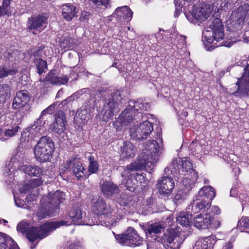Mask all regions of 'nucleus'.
<instances>
[{"mask_svg": "<svg viewBox=\"0 0 249 249\" xmlns=\"http://www.w3.org/2000/svg\"><path fill=\"white\" fill-rule=\"evenodd\" d=\"M162 148L158 142L152 140L144 146V149L136 160L126 166H120L118 169L123 178L129 176L131 172L142 170L147 167L151 169L159 160Z\"/></svg>", "mask_w": 249, "mask_h": 249, "instance_id": "nucleus-1", "label": "nucleus"}, {"mask_svg": "<svg viewBox=\"0 0 249 249\" xmlns=\"http://www.w3.org/2000/svg\"><path fill=\"white\" fill-rule=\"evenodd\" d=\"M63 192L57 190L50 193L48 196L43 197L40 200L41 206L37 212V216L43 219L54 215L59 209V204L65 200Z\"/></svg>", "mask_w": 249, "mask_h": 249, "instance_id": "nucleus-2", "label": "nucleus"}, {"mask_svg": "<svg viewBox=\"0 0 249 249\" xmlns=\"http://www.w3.org/2000/svg\"><path fill=\"white\" fill-rule=\"evenodd\" d=\"M68 221L61 220L48 221L38 227H32L27 232L26 237L30 242H34L37 239H42L48 236L50 232L63 225H69Z\"/></svg>", "mask_w": 249, "mask_h": 249, "instance_id": "nucleus-3", "label": "nucleus"}, {"mask_svg": "<svg viewBox=\"0 0 249 249\" xmlns=\"http://www.w3.org/2000/svg\"><path fill=\"white\" fill-rule=\"evenodd\" d=\"M54 150V144L52 139L47 136H42L34 149L35 158L41 163L49 161L52 158Z\"/></svg>", "mask_w": 249, "mask_h": 249, "instance_id": "nucleus-4", "label": "nucleus"}, {"mask_svg": "<svg viewBox=\"0 0 249 249\" xmlns=\"http://www.w3.org/2000/svg\"><path fill=\"white\" fill-rule=\"evenodd\" d=\"M121 92L116 90L106 97L104 106L99 112L103 121L107 122L114 116V112L117 111L122 99Z\"/></svg>", "mask_w": 249, "mask_h": 249, "instance_id": "nucleus-5", "label": "nucleus"}, {"mask_svg": "<svg viewBox=\"0 0 249 249\" xmlns=\"http://www.w3.org/2000/svg\"><path fill=\"white\" fill-rule=\"evenodd\" d=\"M209 29L206 30L203 32V40L206 41L209 44H213L210 45V48H208L209 51H211L217 46H215L216 43L221 40L224 36L223 32V27L222 25L221 19L219 18H214L211 24L210 25ZM220 45H217L219 46Z\"/></svg>", "mask_w": 249, "mask_h": 249, "instance_id": "nucleus-6", "label": "nucleus"}, {"mask_svg": "<svg viewBox=\"0 0 249 249\" xmlns=\"http://www.w3.org/2000/svg\"><path fill=\"white\" fill-rule=\"evenodd\" d=\"M116 239L121 245L131 247L140 246L142 242V239L132 227L128 228L123 234L117 235Z\"/></svg>", "mask_w": 249, "mask_h": 249, "instance_id": "nucleus-7", "label": "nucleus"}, {"mask_svg": "<svg viewBox=\"0 0 249 249\" xmlns=\"http://www.w3.org/2000/svg\"><path fill=\"white\" fill-rule=\"evenodd\" d=\"M153 130V124L146 121L140 124L139 126H134L130 129V136L136 140L146 139Z\"/></svg>", "mask_w": 249, "mask_h": 249, "instance_id": "nucleus-8", "label": "nucleus"}, {"mask_svg": "<svg viewBox=\"0 0 249 249\" xmlns=\"http://www.w3.org/2000/svg\"><path fill=\"white\" fill-rule=\"evenodd\" d=\"M244 73L242 77L238 78L236 83L237 90L232 93L235 96H249V64L244 69Z\"/></svg>", "mask_w": 249, "mask_h": 249, "instance_id": "nucleus-9", "label": "nucleus"}, {"mask_svg": "<svg viewBox=\"0 0 249 249\" xmlns=\"http://www.w3.org/2000/svg\"><path fill=\"white\" fill-rule=\"evenodd\" d=\"M213 11L212 7L209 4L201 3L198 7L195 8L190 15H186V18L191 22L193 21V18L198 21L206 20Z\"/></svg>", "mask_w": 249, "mask_h": 249, "instance_id": "nucleus-10", "label": "nucleus"}, {"mask_svg": "<svg viewBox=\"0 0 249 249\" xmlns=\"http://www.w3.org/2000/svg\"><path fill=\"white\" fill-rule=\"evenodd\" d=\"M39 81L44 86L50 83L52 85H60L67 83L69 78L66 75H58L54 71H51L44 79H39Z\"/></svg>", "mask_w": 249, "mask_h": 249, "instance_id": "nucleus-11", "label": "nucleus"}, {"mask_svg": "<svg viewBox=\"0 0 249 249\" xmlns=\"http://www.w3.org/2000/svg\"><path fill=\"white\" fill-rule=\"evenodd\" d=\"M47 18L44 15H39L28 18L27 29L29 30H34L33 34H36V31L40 32L46 26Z\"/></svg>", "mask_w": 249, "mask_h": 249, "instance_id": "nucleus-12", "label": "nucleus"}, {"mask_svg": "<svg viewBox=\"0 0 249 249\" xmlns=\"http://www.w3.org/2000/svg\"><path fill=\"white\" fill-rule=\"evenodd\" d=\"M67 121L64 112L59 110L55 115V121L50 125L51 130L56 134L63 133L65 129Z\"/></svg>", "mask_w": 249, "mask_h": 249, "instance_id": "nucleus-13", "label": "nucleus"}, {"mask_svg": "<svg viewBox=\"0 0 249 249\" xmlns=\"http://www.w3.org/2000/svg\"><path fill=\"white\" fill-rule=\"evenodd\" d=\"M142 118L141 112L134 113V110H131L128 107L125 108L120 115V120L122 125H126L131 123L134 124L140 121Z\"/></svg>", "mask_w": 249, "mask_h": 249, "instance_id": "nucleus-14", "label": "nucleus"}, {"mask_svg": "<svg viewBox=\"0 0 249 249\" xmlns=\"http://www.w3.org/2000/svg\"><path fill=\"white\" fill-rule=\"evenodd\" d=\"M212 220L213 217L210 213H201L194 218L193 224L198 229L211 228L213 227V225H211Z\"/></svg>", "mask_w": 249, "mask_h": 249, "instance_id": "nucleus-15", "label": "nucleus"}, {"mask_svg": "<svg viewBox=\"0 0 249 249\" xmlns=\"http://www.w3.org/2000/svg\"><path fill=\"white\" fill-rule=\"evenodd\" d=\"M157 186L160 194L166 195L172 192L175 185L173 178L167 175L159 180Z\"/></svg>", "mask_w": 249, "mask_h": 249, "instance_id": "nucleus-16", "label": "nucleus"}, {"mask_svg": "<svg viewBox=\"0 0 249 249\" xmlns=\"http://www.w3.org/2000/svg\"><path fill=\"white\" fill-rule=\"evenodd\" d=\"M211 206V201H210L209 200L202 199L197 196L189 206V207H191L192 212L194 213L200 212H202L203 213H204V212L208 213Z\"/></svg>", "mask_w": 249, "mask_h": 249, "instance_id": "nucleus-17", "label": "nucleus"}, {"mask_svg": "<svg viewBox=\"0 0 249 249\" xmlns=\"http://www.w3.org/2000/svg\"><path fill=\"white\" fill-rule=\"evenodd\" d=\"M30 100L29 92L26 90H22L18 91L16 96L14 98L12 104L14 109L20 108L27 105Z\"/></svg>", "mask_w": 249, "mask_h": 249, "instance_id": "nucleus-18", "label": "nucleus"}, {"mask_svg": "<svg viewBox=\"0 0 249 249\" xmlns=\"http://www.w3.org/2000/svg\"><path fill=\"white\" fill-rule=\"evenodd\" d=\"M92 211L96 214H106L108 213L109 207L102 198L94 197L92 199Z\"/></svg>", "mask_w": 249, "mask_h": 249, "instance_id": "nucleus-19", "label": "nucleus"}, {"mask_svg": "<svg viewBox=\"0 0 249 249\" xmlns=\"http://www.w3.org/2000/svg\"><path fill=\"white\" fill-rule=\"evenodd\" d=\"M69 216L71 222L75 225L83 224V213L81 210V205L79 203H74L69 212Z\"/></svg>", "mask_w": 249, "mask_h": 249, "instance_id": "nucleus-20", "label": "nucleus"}, {"mask_svg": "<svg viewBox=\"0 0 249 249\" xmlns=\"http://www.w3.org/2000/svg\"><path fill=\"white\" fill-rule=\"evenodd\" d=\"M78 12L75 4H65L62 7V16L67 21H71L72 18L76 16Z\"/></svg>", "mask_w": 249, "mask_h": 249, "instance_id": "nucleus-21", "label": "nucleus"}, {"mask_svg": "<svg viewBox=\"0 0 249 249\" xmlns=\"http://www.w3.org/2000/svg\"><path fill=\"white\" fill-rule=\"evenodd\" d=\"M102 191L103 194L107 197H110L113 195L117 194L119 192V189L113 183L109 181H105L102 185Z\"/></svg>", "mask_w": 249, "mask_h": 249, "instance_id": "nucleus-22", "label": "nucleus"}, {"mask_svg": "<svg viewBox=\"0 0 249 249\" xmlns=\"http://www.w3.org/2000/svg\"><path fill=\"white\" fill-rule=\"evenodd\" d=\"M136 152V148L131 142H125L122 147L121 157L122 158L133 157Z\"/></svg>", "mask_w": 249, "mask_h": 249, "instance_id": "nucleus-23", "label": "nucleus"}, {"mask_svg": "<svg viewBox=\"0 0 249 249\" xmlns=\"http://www.w3.org/2000/svg\"><path fill=\"white\" fill-rule=\"evenodd\" d=\"M215 196V192L214 189L211 186H206L202 187L198 192L197 197L206 199L212 200Z\"/></svg>", "mask_w": 249, "mask_h": 249, "instance_id": "nucleus-24", "label": "nucleus"}, {"mask_svg": "<svg viewBox=\"0 0 249 249\" xmlns=\"http://www.w3.org/2000/svg\"><path fill=\"white\" fill-rule=\"evenodd\" d=\"M177 222L183 226H190L193 224L192 215L187 212H180L177 216Z\"/></svg>", "mask_w": 249, "mask_h": 249, "instance_id": "nucleus-25", "label": "nucleus"}, {"mask_svg": "<svg viewBox=\"0 0 249 249\" xmlns=\"http://www.w3.org/2000/svg\"><path fill=\"white\" fill-rule=\"evenodd\" d=\"M20 170L30 176H38L42 173V169L37 166L24 165L21 166Z\"/></svg>", "mask_w": 249, "mask_h": 249, "instance_id": "nucleus-26", "label": "nucleus"}, {"mask_svg": "<svg viewBox=\"0 0 249 249\" xmlns=\"http://www.w3.org/2000/svg\"><path fill=\"white\" fill-rule=\"evenodd\" d=\"M164 227L163 225L160 223H155L148 226L147 228L144 229L145 232L147 236L152 234H158L163 231Z\"/></svg>", "mask_w": 249, "mask_h": 249, "instance_id": "nucleus-27", "label": "nucleus"}, {"mask_svg": "<svg viewBox=\"0 0 249 249\" xmlns=\"http://www.w3.org/2000/svg\"><path fill=\"white\" fill-rule=\"evenodd\" d=\"M90 114L88 111L87 109L81 110L77 111L74 116V119L75 121L79 124H85L87 122L90 118Z\"/></svg>", "mask_w": 249, "mask_h": 249, "instance_id": "nucleus-28", "label": "nucleus"}, {"mask_svg": "<svg viewBox=\"0 0 249 249\" xmlns=\"http://www.w3.org/2000/svg\"><path fill=\"white\" fill-rule=\"evenodd\" d=\"M72 172L76 176L77 179H80L81 177L84 176V168L82 166V163L74 158V161L72 164Z\"/></svg>", "mask_w": 249, "mask_h": 249, "instance_id": "nucleus-29", "label": "nucleus"}, {"mask_svg": "<svg viewBox=\"0 0 249 249\" xmlns=\"http://www.w3.org/2000/svg\"><path fill=\"white\" fill-rule=\"evenodd\" d=\"M116 13L118 16H122V14L125 17L127 21H129L133 16V12L131 9L127 6H124L122 7H118L116 9Z\"/></svg>", "mask_w": 249, "mask_h": 249, "instance_id": "nucleus-30", "label": "nucleus"}, {"mask_svg": "<svg viewBox=\"0 0 249 249\" xmlns=\"http://www.w3.org/2000/svg\"><path fill=\"white\" fill-rule=\"evenodd\" d=\"M11 88L7 84L0 85V104L4 103L11 94Z\"/></svg>", "mask_w": 249, "mask_h": 249, "instance_id": "nucleus-31", "label": "nucleus"}, {"mask_svg": "<svg viewBox=\"0 0 249 249\" xmlns=\"http://www.w3.org/2000/svg\"><path fill=\"white\" fill-rule=\"evenodd\" d=\"M98 91L93 90L91 91L89 90L88 94L87 106L90 108H94L97 106V99L96 96L98 94Z\"/></svg>", "mask_w": 249, "mask_h": 249, "instance_id": "nucleus-32", "label": "nucleus"}, {"mask_svg": "<svg viewBox=\"0 0 249 249\" xmlns=\"http://www.w3.org/2000/svg\"><path fill=\"white\" fill-rule=\"evenodd\" d=\"M35 63L37 70V73L40 75L43 72H45L48 70L46 61L43 60L42 59H36Z\"/></svg>", "mask_w": 249, "mask_h": 249, "instance_id": "nucleus-33", "label": "nucleus"}, {"mask_svg": "<svg viewBox=\"0 0 249 249\" xmlns=\"http://www.w3.org/2000/svg\"><path fill=\"white\" fill-rule=\"evenodd\" d=\"M176 236L174 232L166 231L161 238V242L166 245L171 244L176 238Z\"/></svg>", "mask_w": 249, "mask_h": 249, "instance_id": "nucleus-34", "label": "nucleus"}, {"mask_svg": "<svg viewBox=\"0 0 249 249\" xmlns=\"http://www.w3.org/2000/svg\"><path fill=\"white\" fill-rule=\"evenodd\" d=\"M88 160L89 161V171L90 174L96 173L99 168V164L96 160H95L94 157L90 155L89 158Z\"/></svg>", "mask_w": 249, "mask_h": 249, "instance_id": "nucleus-35", "label": "nucleus"}, {"mask_svg": "<svg viewBox=\"0 0 249 249\" xmlns=\"http://www.w3.org/2000/svg\"><path fill=\"white\" fill-rule=\"evenodd\" d=\"M137 182V177L133 178L132 175H129L125 185L127 190L133 192L135 190Z\"/></svg>", "mask_w": 249, "mask_h": 249, "instance_id": "nucleus-36", "label": "nucleus"}, {"mask_svg": "<svg viewBox=\"0 0 249 249\" xmlns=\"http://www.w3.org/2000/svg\"><path fill=\"white\" fill-rule=\"evenodd\" d=\"M44 117V116H42L41 113L39 118L31 125L29 131H31V129L35 130L36 132L39 131L41 128L42 124H45V121L43 122V121Z\"/></svg>", "mask_w": 249, "mask_h": 249, "instance_id": "nucleus-37", "label": "nucleus"}, {"mask_svg": "<svg viewBox=\"0 0 249 249\" xmlns=\"http://www.w3.org/2000/svg\"><path fill=\"white\" fill-rule=\"evenodd\" d=\"M13 242L12 239L5 236L4 233H0V249H6L8 248V244Z\"/></svg>", "mask_w": 249, "mask_h": 249, "instance_id": "nucleus-38", "label": "nucleus"}, {"mask_svg": "<svg viewBox=\"0 0 249 249\" xmlns=\"http://www.w3.org/2000/svg\"><path fill=\"white\" fill-rule=\"evenodd\" d=\"M18 52L17 50L9 51L3 53L4 57L10 61H14L18 57Z\"/></svg>", "mask_w": 249, "mask_h": 249, "instance_id": "nucleus-39", "label": "nucleus"}, {"mask_svg": "<svg viewBox=\"0 0 249 249\" xmlns=\"http://www.w3.org/2000/svg\"><path fill=\"white\" fill-rule=\"evenodd\" d=\"M17 72L14 69H7L6 67H0V78L7 76L9 75H14Z\"/></svg>", "mask_w": 249, "mask_h": 249, "instance_id": "nucleus-40", "label": "nucleus"}, {"mask_svg": "<svg viewBox=\"0 0 249 249\" xmlns=\"http://www.w3.org/2000/svg\"><path fill=\"white\" fill-rule=\"evenodd\" d=\"M60 104L59 102H55L44 109L42 112V116H45L47 114H51L58 107Z\"/></svg>", "mask_w": 249, "mask_h": 249, "instance_id": "nucleus-41", "label": "nucleus"}, {"mask_svg": "<svg viewBox=\"0 0 249 249\" xmlns=\"http://www.w3.org/2000/svg\"><path fill=\"white\" fill-rule=\"evenodd\" d=\"M237 227L241 230L249 229V217H242L238 221Z\"/></svg>", "mask_w": 249, "mask_h": 249, "instance_id": "nucleus-42", "label": "nucleus"}, {"mask_svg": "<svg viewBox=\"0 0 249 249\" xmlns=\"http://www.w3.org/2000/svg\"><path fill=\"white\" fill-rule=\"evenodd\" d=\"M10 1L11 0H0V16L7 13Z\"/></svg>", "mask_w": 249, "mask_h": 249, "instance_id": "nucleus-43", "label": "nucleus"}, {"mask_svg": "<svg viewBox=\"0 0 249 249\" xmlns=\"http://www.w3.org/2000/svg\"><path fill=\"white\" fill-rule=\"evenodd\" d=\"M74 45V39L70 36H66L64 37L61 42L62 46L68 49L72 48Z\"/></svg>", "mask_w": 249, "mask_h": 249, "instance_id": "nucleus-44", "label": "nucleus"}, {"mask_svg": "<svg viewBox=\"0 0 249 249\" xmlns=\"http://www.w3.org/2000/svg\"><path fill=\"white\" fill-rule=\"evenodd\" d=\"M142 103L139 101L130 102L128 108L131 110H134V113L137 114L138 112H141V107H142Z\"/></svg>", "mask_w": 249, "mask_h": 249, "instance_id": "nucleus-45", "label": "nucleus"}, {"mask_svg": "<svg viewBox=\"0 0 249 249\" xmlns=\"http://www.w3.org/2000/svg\"><path fill=\"white\" fill-rule=\"evenodd\" d=\"M181 165L183 172H188L193 170V164L192 162L187 159H183L181 160Z\"/></svg>", "mask_w": 249, "mask_h": 249, "instance_id": "nucleus-46", "label": "nucleus"}, {"mask_svg": "<svg viewBox=\"0 0 249 249\" xmlns=\"http://www.w3.org/2000/svg\"><path fill=\"white\" fill-rule=\"evenodd\" d=\"M30 225L28 223L24 221H21L17 226V231L22 233L27 232L29 229H30Z\"/></svg>", "mask_w": 249, "mask_h": 249, "instance_id": "nucleus-47", "label": "nucleus"}, {"mask_svg": "<svg viewBox=\"0 0 249 249\" xmlns=\"http://www.w3.org/2000/svg\"><path fill=\"white\" fill-rule=\"evenodd\" d=\"M19 128L20 127L16 125L14 127H11L10 129H6L4 133L5 136L9 138L13 137L16 135Z\"/></svg>", "mask_w": 249, "mask_h": 249, "instance_id": "nucleus-48", "label": "nucleus"}, {"mask_svg": "<svg viewBox=\"0 0 249 249\" xmlns=\"http://www.w3.org/2000/svg\"><path fill=\"white\" fill-rule=\"evenodd\" d=\"M249 11V4L248 3H244L243 5L240 6L237 9L236 12L232 13V16L236 13H240L239 16H243V14H245L246 13Z\"/></svg>", "mask_w": 249, "mask_h": 249, "instance_id": "nucleus-49", "label": "nucleus"}, {"mask_svg": "<svg viewBox=\"0 0 249 249\" xmlns=\"http://www.w3.org/2000/svg\"><path fill=\"white\" fill-rule=\"evenodd\" d=\"M129 201L130 197L127 194L123 193L121 195L120 198L119 199V203L121 205L124 206H127Z\"/></svg>", "mask_w": 249, "mask_h": 249, "instance_id": "nucleus-50", "label": "nucleus"}, {"mask_svg": "<svg viewBox=\"0 0 249 249\" xmlns=\"http://www.w3.org/2000/svg\"><path fill=\"white\" fill-rule=\"evenodd\" d=\"M89 91V89L88 88H83L81 89L78 90L75 93L73 94L71 97H70L68 98V100H69L72 98L73 99H74L75 97H76L77 98H79L83 94L88 93Z\"/></svg>", "mask_w": 249, "mask_h": 249, "instance_id": "nucleus-51", "label": "nucleus"}, {"mask_svg": "<svg viewBox=\"0 0 249 249\" xmlns=\"http://www.w3.org/2000/svg\"><path fill=\"white\" fill-rule=\"evenodd\" d=\"M42 182L43 180L41 178H36L31 180L30 184L32 187L35 188L41 185Z\"/></svg>", "mask_w": 249, "mask_h": 249, "instance_id": "nucleus-52", "label": "nucleus"}, {"mask_svg": "<svg viewBox=\"0 0 249 249\" xmlns=\"http://www.w3.org/2000/svg\"><path fill=\"white\" fill-rule=\"evenodd\" d=\"M208 213H210L212 217L213 218V216L215 214H218L220 213V210L219 208L216 206L211 207Z\"/></svg>", "mask_w": 249, "mask_h": 249, "instance_id": "nucleus-53", "label": "nucleus"}, {"mask_svg": "<svg viewBox=\"0 0 249 249\" xmlns=\"http://www.w3.org/2000/svg\"><path fill=\"white\" fill-rule=\"evenodd\" d=\"M93 3L96 5H104L105 7H107L108 5V0H91Z\"/></svg>", "mask_w": 249, "mask_h": 249, "instance_id": "nucleus-54", "label": "nucleus"}, {"mask_svg": "<svg viewBox=\"0 0 249 249\" xmlns=\"http://www.w3.org/2000/svg\"><path fill=\"white\" fill-rule=\"evenodd\" d=\"M90 16V13L86 11H82L81 13L79 20L81 21L89 19Z\"/></svg>", "mask_w": 249, "mask_h": 249, "instance_id": "nucleus-55", "label": "nucleus"}, {"mask_svg": "<svg viewBox=\"0 0 249 249\" xmlns=\"http://www.w3.org/2000/svg\"><path fill=\"white\" fill-rule=\"evenodd\" d=\"M178 38L179 41V44L180 45V46L184 47L186 45V36L183 35H179L178 36Z\"/></svg>", "mask_w": 249, "mask_h": 249, "instance_id": "nucleus-56", "label": "nucleus"}, {"mask_svg": "<svg viewBox=\"0 0 249 249\" xmlns=\"http://www.w3.org/2000/svg\"><path fill=\"white\" fill-rule=\"evenodd\" d=\"M74 161V158L69 159L64 164V168L65 170L68 169L71 164H73V162Z\"/></svg>", "mask_w": 249, "mask_h": 249, "instance_id": "nucleus-57", "label": "nucleus"}, {"mask_svg": "<svg viewBox=\"0 0 249 249\" xmlns=\"http://www.w3.org/2000/svg\"><path fill=\"white\" fill-rule=\"evenodd\" d=\"M142 107H141V108H142V109H141L140 110V112H141L142 113L143 111H148L150 109V106L149 103H142Z\"/></svg>", "mask_w": 249, "mask_h": 249, "instance_id": "nucleus-58", "label": "nucleus"}, {"mask_svg": "<svg viewBox=\"0 0 249 249\" xmlns=\"http://www.w3.org/2000/svg\"><path fill=\"white\" fill-rule=\"evenodd\" d=\"M233 244L231 241H229L223 247L222 249H232Z\"/></svg>", "mask_w": 249, "mask_h": 249, "instance_id": "nucleus-59", "label": "nucleus"}, {"mask_svg": "<svg viewBox=\"0 0 249 249\" xmlns=\"http://www.w3.org/2000/svg\"><path fill=\"white\" fill-rule=\"evenodd\" d=\"M12 241L13 242H11V244H8V247H9L8 249H18V247L17 244L15 243L13 239Z\"/></svg>", "mask_w": 249, "mask_h": 249, "instance_id": "nucleus-60", "label": "nucleus"}, {"mask_svg": "<svg viewBox=\"0 0 249 249\" xmlns=\"http://www.w3.org/2000/svg\"><path fill=\"white\" fill-rule=\"evenodd\" d=\"M153 205V198L152 197H150L148 198L146 202V205L148 208H151Z\"/></svg>", "mask_w": 249, "mask_h": 249, "instance_id": "nucleus-61", "label": "nucleus"}, {"mask_svg": "<svg viewBox=\"0 0 249 249\" xmlns=\"http://www.w3.org/2000/svg\"><path fill=\"white\" fill-rule=\"evenodd\" d=\"M243 38L245 42L249 43V30L245 32Z\"/></svg>", "mask_w": 249, "mask_h": 249, "instance_id": "nucleus-62", "label": "nucleus"}, {"mask_svg": "<svg viewBox=\"0 0 249 249\" xmlns=\"http://www.w3.org/2000/svg\"><path fill=\"white\" fill-rule=\"evenodd\" d=\"M178 166V162L177 159H174L172 160V166L174 169H176V167Z\"/></svg>", "mask_w": 249, "mask_h": 249, "instance_id": "nucleus-63", "label": "nucleus"}, {"mask_svg": "<svg viewBox=\"0 0 249 249\" xmlns=\"http://www.w3.org/2000/svg\"><path fill=\"white\" fill-rule=\"evenodd\" d=\"M211 225H213V227H213L214 228H217L220 226V222L219 221L216 220L214 222V223L212 222Z\"/></svg>", "mask_w": 249, "mask_h": 249, "instance_id": "nucleus-64", "label": "nucleus"}]
</instances>
